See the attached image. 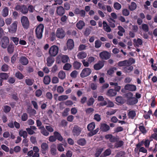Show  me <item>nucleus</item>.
Returning <instances> with one entry per match:
<instances>
[{
	"label": "nucleus",
	"instance_id": "39",
	"mask_svg": "<svg viewBox=\"0 0 157 157\" xmlns=\"http://www.w3.org/2000/svg\"><path fill=\"white\" fill-rule=\"evenodd\" d=\"M124 142L120 140L117 141L115 144V147L118 148L121 147L124 144Z\"/></svg>",
	"mask_w": 157,
	"mask_h": 157
},
{
	"label": "nucleus",
	"instance_id": "36",
	"mask_svg": "<svg viewBox=\"0 0 157 157\" xmlns=\"http://www.w3.org/2000/svg\"><path fill=\"white\" fill-rule=\"evenodd\" d=\"M95 123L94 122H92L89 124L87 126V128L89 131L93 130L95 128Z\"/></svg>",
	"mask_w": 157,
	"mask_h": 157
},
{
	"label": "nucleus",
	"instance_id": "37",
	"mask_svg": "<svg viewBox=\"0 0 157 157\" xmlns=\"http://www.w3.org/2000/svg\"><path fill=\"white\" fill-rule=\"evenodd\" d=\"M136 7L137 6L136 3L134 2H132L131 5L129 6V9L131 11H133L136 10Z\"/></svg>",
	"mask_w": 157,
	"mask_h": 157
},
{
	"label": "nucleus",
	"instance_id": "48",
	"mask_svg": "<svg viewBox=\"0 0 157 157\" xmlns=\"http://www.w3.org/2000/svg\"><path fill=\"white\" fill-rule=\"evenodd\" d=\"M9 77L8 75L5 73L0 74V78L2 79H6Z\"/></svg>",
	"mask_w": 157,
	"mask_h": 157
},
{
	"label": "nucleus",
	"instance_id": "42",
	"mask_svg": "<svg viewBox=\"0 0 157 157\" xmlns=\"http://www.w3.org/2000/svg\"><path fill=\"white\" fill-rule=\"evenodd\" d=\"M133 69V67L132 66L129 65L125 67L124 68V71L126 73H128L131 71Z\"/></svg>",
	"mask_w": 157,
	"mask_h": 157
},
{
	"label": "nucleus",
	"instance_id": "55",
	"mask_svg": "<svg viewBox=\"0 0 157 157\" xmlns=\"http://www.w3.org/2000/svg\"><path fill=\"white\" fill-rule=\"evenodd\" d=\"M10 39L16 45L18 44L19 41L18 38L16 37H11Z\"/></svg>",
	"mask_w": 157,
	"mask_h": 157
},
{
	"label": "nucleus",
	"instance_id": "47",
	"mask_svg": "<svg viewBox=\"0 0 157 157\" xmlns=\"http://www.w3.org/2000/svg\"><path fill=\"white\" fill-rule=\"evenodd\" d=\"M142 29L146 32H147L149 31V27L146 24H143L141 25Z\"/></svg>",
	"mask_w": 157,
	"mask_h": 157
},
{
	"label": "nucleus",
	"instance_id": "56",
	"mask_svg": "<svg viewBox=\"0 0 157 157\" xmlns=\"http://www.w3.org/2000/svg\"><path fill=\"white\" fill-rule=\"evenodd\" d=\"M15 76L19 79H22L23 78L24 76L20 72L18 71L15 74Z\"/></svg>",
	"mask_w": 157,
	"mask_h": 157
},
{
	"label": "nucleus",
	"instance_id": "27",
	"mask_svg": "<svg viewBox=\"0 0 157 157\" xmlns=\"http://www.w3.org/2000/svg\"><path fill=\"white\" fill-rule=\"evenodd\" d=\"M51 81V78L48 75L45 76L44 78L43 82L45 84H49Z\"/></svg>",
	"mask_w": 157,
	"mask_h": 157
},
{
	"label": "nucleus",
	"instance_id": "51",
	"mask_svg": "<svg viewBox=\"0 0 157 157\" xmlns=\"http://www.w3.org/2000/svg\"><path fill=\"white\" fill-rule=\"evenodd\" d=\"M117 68L116 67H114L110 68L107 71V73L109 75H111L113 74L115 71H116Z\"/></svg>",
	"mask_w": 157,
	"mask_h": 157
},
{
	"label": "nucleus",
	"instance_id": "2",
	"mask_svg": "<svg viewBox=\"0 0 157 157\" xmlns=\"http://www.w3.org/2000/svg\"><path fill=\"white\" fill-rule=\"evenodd\" d=\"M59 48L58 47L55 45L52 46L49 48L48 53L50 56H55L58 53Z\"/></svg>",
	"mask_w": 157,
	"mask_h": 157
},
{
	"label": "nucleus",
	"instance_id": "58",
	"mask_svg": "<svg viewBox=\"0 0 157 157\" xmlns=\"http://www.w3.org/2000/svg\"><path fill=\"white\" fill-rule=\"evenodd\" d=\"M139 129L142 133L145 134L146 133L147 131L144 126H140L139 127Z\"/></svg>",
	"mask_w": 157,
	"mask_h": 157
},
{
	"label": "nucleus",
	"instance_id": "12",
	"mask_svg": "<svg viewBox=\"0 0 157 157\" xmlns=\"http://www.w3.org/2000/svg\"><path fill=\"white\" fill-rule=\"evenodd\" d=\"M82 131V129L77 125L74 126L73 130V133L74 136H78L80 134Z\"/></svg>",
	"mask_w": 157,
	"mask_h": 157
},
{
	"label": "nucleus",
	"instance_id": "14",
	"mask_svg": "<svg viewBox=\"0 0 157 157\" xmlns=\"http://www.w3.org/2000/svg\"><path fill=\"white\" fill-rule=\"evenodd\" d=\"M100 56L102 59H107L110 58V55L108 52L104 51L100 53Z\"/></svg>",
	"mask_w": 157,
	"mask_h": 157
},
{
	"label": "nucleus",
	"instance_id": "28",
	"mask_svg": "<svg viewBox=\"0 0 157 157\" xmlns=\"http://www.w3.org/2000/svg\"><path fill=\"white\" fill-rule=\"evenodd\" d=\"M20 62L22 64L25 65L28 63V60L25 57H22L20 58Z\"/></svg>",
	"mask_w": 157,
	"mask_h": 157
},
{
	"label": "nucleus",
	"instance_id": "31",
	"mask_svg": "<svg viewBox=\"0 0 157 157\" xmlns=\"http://www.w3.org/2000/svg\"><path fill=\"white\" fill-rule=\"evenodd\" d=\"M58 76L60 79L63 80L66 77V74L64 71H60L58 73Z\"/></svg>",
	"mask_w": 157,
	"mask_h": 157
},
{
	"label": "nucleus",
	"instance_id": "35",
	"mask_svg": "<svg viewBox=\"0 0 157 157\" xmlns=\"http://www.w3.org/2000/svg\"><path fill=\"white\" fill-rule=\"evenodd\" d=\"M41 130V132L45 136H48L49 134V132H47L44 128V127H41L39 128Z\"/></svg>",
	"mask_w": 157,
	"mask_h": 157
},
{
	"label": "nucleus",
	"instance_id": "11",
	"mask_svg": "<svg viewBox=\"0 0 157 157\" xmlns=\"http://www.w3.org/2000/svg\"><path fill=\"white\" fill-rule=\"evenodd\" d=\"M124 88L125 90H128L129 91H133L136 90V87L135 85L128 84L125 85Z\"/></svg>",
	"mask_w": 157,
	"mask_h": 157
},
{
	"label": "nucleus",
	"instance_id": "19",
	"mask_svg": "<svg viewBox=\"0 0 157 157\" xmlns=\"http://www.w3.org/2000/svg\"><path fill=\"white\" fill-rule=\"evenodd\" d=\"M106 94L110 97L114 96L117 94V92L113 89H110L107 91Z\"/></svg>",
	"mask_w": 157,
	"mask_h": 157
},
{
	"label": "nucleus",
	"instance_id": "61",
	"mask_svg": "<svg viewBox=\"0 0 157 157\" xmlns=\"http://www.w3.org/2000/svg\"><path fill=\"white\" fill-rule=\"evenodd\" d=\"M52 82L53 84H56L59 82V79L56 76L53 77L52 78Z\"/></svg>",
	"mask_w": 157,
	"mask_h": 157
},
{
	"label": "nucleus",
	"instance_id": "44",
	"mask_svg": "<svg viewBox=\"0 0 157 157\" xmlns=\"http://www.w3.org/2000/svg\"><path fill=\"white\" fill-rule=\"evenodd\" d=\"M133 42L134 43H136V45L138 46L139 45H141L142 44V40L139 38H138L137 40L135 39H134L133 40Z\"/></svg>",
	"mask_w": 157,
	"mask_h": 157
},
{
	"label": "nucleus",
	"instance_id": "8",
	"mask_svg": "<svg viewBox=\"0 0 157 157\" xmlns=\"http://www.w3.org/2000/svg\"><path fill=\"white\" fill-rule=\"evenodd\" d=\"M92 72L91 70L89 68H85L83 69L80 74V76L84 78L89 76Z\"/></svg>",
	"mask_w": 157,
	"mask_h": 157
},
{
	"label": "nucleus",
	"instance_id": "38",
	"mask_svg": "<svg viewBox=\"0 0 157 157\" xmlns=\"http://www.w3.org/2000/svg\"><path fill=\"white\" fill-rule=\"evenodd\" d=\"M81 64L78 62L75 61L73 63V67L76 69H78L81 67Z\"/></svg>",
	"mask_w": 157,
	"mask_h": 157
},
{
	"label": "nucleus",
	"instance_id": "62",
	"mask_svg": "<svg viewBox=\"0 0 157 157\" xmlns=\"http://www.w3.org/2000/svg\"><path fill=\"white\" fill-rule=\"evenodd\" d=\"M12 19L10 17L7 18L5 20L6 24L7 25H9L11 24L12 22Z\"/></svg>",
	"mask_w": 157,
	"mask_h": 157
},
{
	"label": "nucleus",
	"instance_id": "16",
	"mask_svg": "<svg viewBox=\"0 0 157 157\" xmlns=\"http://www.w3.org/2000/svg\"><path fill=\"white\" fill-rule=\"evenodd\" d=\"M105 98L102 96H99L98 98V100L99 101H102L100 102V104L101 105L103 106L107 105V101L104 100Z\"/></svg>",
	"mask_w": 157,
	"mask_h": 157
},
{
	"label": "nucleus",
	"instance_id": "63",
	"mask_svg": "<svg viewBox=\"0 0 157 157\" xmlns=\"http://www.w3.org/2000/svg\"><path fill=\"white\" fill-rule=\"evenodd\" d=\"M129 11L127 9H124L122 10L123 14L125 16H128L129 14Z\"/></svg>",
	"mask_w": 157,
	"mask_h": 157
},
{
	"label": "nucleus",
	"instance_id": "46",
	"mask_svg": "<svg viewBox=\"0 0 157 157\" xmlns=\"http://www.w3.org/2000/svg\"><path fill=\"white\" fill-rule=\"evenodd\" d=\"M7 49L9 53H12L14 50V46L12 44H10L8 47Z\"/></svg>",
	"mask_w": 157,
	"mask_h": 157
},
{
	"label": "nucleus",
	"instance_id": "5",
	"mask_svg": "<svg viewBox=\"0 0 157 157\" xmlns=\"http://www.w3.org/2000/svg\"><path fill=\"white\" fill-rule=\"evenodd\" d=\"M15 9L18 11H19L22 13L26 14L28 13V9L27 7L25 5H17Z\"/></svg>",
	"mask_w": 157,
	"mask_h": 157
},
{
	"label": "nucleus",
	"instance_id": "23",
	"mask_svg": "<svg viewBox=\"0 0 157 157\" xmlns=\"http://www.w3.org/2000/svg\"><path fill=\"white\" fill-rule=\"evenodd\" d=\"M67 144L66 143H64L63 144H59L57 145V148L58 150L61 152L63 151H64V148L63 147V145L64 147L67 146Z\"/></svg>",
	"mask_w": 157,
	"mask_h": 157
},
{
	"label": "nucleus",
	"instance_id": "21",
	"mask_svg": "<svg viewBox=\"0 0 157 157\" xmlns=\"http://www.w3.org/2000/svg\"><path fill=\"white\" fill-rule=\"evenodd\" d=\"M50 152L53 155H55L56 154L57 150L56 144H53L51 145L50 147Z\"/></svg>",
	"mask_w": 157,
	"mask_h": 157
},
{
	"label": "nucleus",
	"instance_id": "24",
	"mask_svg": "<svg viewBox=\"0 0 157 157\" xmlns=\"http://www.w3.org/2000/svg\"><path fill=\"white\" fill-rule=\"evenodd\" d=\"M76 27L79 29H81L85 25V23L82 21L80 20L76 24Z\"/></svg>",
	"mask_w": 157,
	"mask_h": 157
},
{
	"label": "nucleus",
	"instance_id": "41",
	"mask_svg": "<svg viewBox=\"0 0 157 157\" xmlns=\"http://www.w3.org/2000/svg\"><path fill=\"white\" fill-rule=\"evenodd\" d=\"M113 7L115 9L117 10H120L121 8V5L117 2H116L113 4Z\"/></svg>",
	"mask_w": 157,
	"mask_h": 157
},
{
	"label": "nucleus",
	"instance_id": "50",
	"mask_svg": "<svg viewBox=\"0 0 157 157\" xmlns=\"http://www.w3.org/2000/svg\"><path fill=\"white\" fill-rule=\"evenodd\" d=\"M26 84L29 86H31L34 82V80L29 78L26 79L25 80Z\"/></svg>",
	"mask_w": 157,
	"mask_h": 157
},
{
	"label": "nucleus",
	"instance_id": "32",
	"mask_svg": "<svg viewBox=\"0 0 157 157\" xmlns=\"http://www.w3.org/2000/svg\"><path fill=\"white\" fill-rule=\"evenodd\" d=\"M54 134L56 139L58 140L61 141L63 140V138L60 134L57 132H54Z\"/></svg>",
	"mask_w": 157,
	"mask_h": 157
},
{
	"label": "nucleus",
	"instance_id": "26",
	"mask_svg": "<svg viewBox=\"0 0 157 157\" xmlns=\"http://www.w3.org/2000/svg\"><path fill=\"white\" fill-rule=\"evenodd\" d=\"M101 129L103 131L106 132L109 129V126L105 124H101Z\"/></svg>",
	"mask_w": 157,
	"mask_h": 157
},
{
	"label": "nucleus",
	"instance_id": "29",
	"mask_svg": "<svg viewBox=\"0 0 157 157\" xmlns=\"http://www.w3.org/2000/svg\"><path fill=\"white\" fill-rule=\"evenodd\" d=\"M9 9L8 7H5L2 11V15L4 17H6L8 15Z\"/></svg>",
	"mask_w": 157,
	"mask_h": 157
},
{
	"label": "nucleus",
	"instance_id": "25",
	"mask_svg": "<svg viewBox=\"0 0 157 157\" xmlns=\"http://www.w3.org/2000/svg\"><path fill=\"white\" fill-rule=\"evenodd\" d=\"M77 56L79 59H83L87 56V54L84 52H81L78 53Z\"/></svg>",
	"mask_w": 157,
	"mask_h": 157
},
{
	"label": "nucleus",
	"instance_id": "43",
	"mask_svg": "<svg viewBox=\"0 0 157 157\" xmlns=\"http://www.w3.org/2000/svg\"><path fill=\"white\" fill-rule=\"evenodd\" d=\"M77 142L79 145L84 146L86 144V141L85 139L82 138L79 140Z\"/></svg>",
	"mask_w": 157,
	"mask_h": 157
},
{
	"label": "nucleus",
	"instance_id": "10",
	"mask_svg": "<svg viewBox=\"0 0 157 157\" xmlns=\"http://www.w3.org/2000/svg\"><path fill=\"white\" fill-rule=\"evenodd\" d=\"M9 43V38L5 36L2 39L0 44L2 47L5 48L7 47Z\"/></svg>",
	"mask_w": 157,
	"mask_h": 157
},
{
	"label": "nucleus",
	"instance_id": "34",
	"mask_svg": "<svg viewBox=\"0 0 157 157\" xmlns=\"http://www.w3.org/2000/svg\"><path fill=\"white\" fill-rule=\"evenodd\" d=\"M19 134L20 136L23 137L24 138H26L27 136V133L26 131L23 130H21L19 131Z\"/></svg>",
	"mask_w": 157,
	"mask_h": 157
},
{
	"label": "nucleus",
	"instance_id": "60",
	"mask_svg": "<svg viewBox=\"0 0 157 157\" xmlns=\"http://www.w3.org/2000/svg\"><path fill=\"white\" fill-rule=\"evenodd\" d=\"M90 87L93 90H95L97 88V85L96 83H91L89 85Z\"/></svg>",
	"mask_w": 157,
	"mask_h": 157
},
{
	"label": "nucleus",
	"instance_id": "6",
	"mask_svg": "<svg viewBox=\"0 0 157 157\" xmlns=\"http://www.w3.org/2000/svg\"><path fill=\"white\" fill-rule=\"evenodd\" d=\"M18 22L17 21H14L8 29L9 32L11 33H15L17 30Z\"/></svg>",
	"mask_w": 157,
	"mask_h": 157
},
{
	"label": "nucleus",
	"instance_id": "18",
	"mask_svg": "<svg viewBox=\"0 0 157 157\" xmlns=\"http://www.w3.org/2000/svg\"><path fill=\"white\" fill-rule=\"evenodd\" d=\"M103 63L101 61H99L97 63L94 65V68L95 70H99L101 68L104 66Z\"/></svg>",
	"mask_w": 157,
	"mask_h": 157
},
{
	"label": "nucleus",
	"instance_id": "13",
	"mask_svg": "<svg viewBox=\"0 0 157 157\" xmlns=\"http://www.w3.org/2000/svg\"><path fill=\"white\" fill-rule=\"evenodd\" d=\"M41 151L43 154L46 153L48 150L49 147L48 144L46 143H43L41 145Z\"/></svg>",
	"mask_w": 157,
	"mask_h": 157
},
{
	"label": "nucleus",
	"instance_id": "52",
	"mask_svg": "<svg viewBox=\"0 0 157 157\" xmlns=\"http://www.w3.org/2000/svg\"><path fill=\"white\" fill-rule=\"evenodd\" d=\"M143 140L145 147L146 148H148L150 145V141L151 140L147 139H146L144 140Z\"/></svg>",
	"mask_w": 157,
	"mask_h": 157
},
{
	"label": "nucleus",
	"instance_id": "64",
	"mask_svg": "<svg viewBox=\"0 0 157 157\" xmlns=\"http://www.w3.org/2000/svg\"><path fill=\"white\" fill-rule=\"evenodd\" d=\"M78 74V72L76 71H74L70 74L71 76L73 78H75L77 77Z\"/></svg>",
	"mask_w": 157,
	"mask_h": 157
},
{
	"label": "nucleus",
	"instance_id": "40",
	"mask_svg": "<svg viewBox=\"0 0 157 157\" xmlns=\"http://www.w3.org/2000/svg\"><path fill=\"white\" fill-rule=\"evenodd\" d=\"M68 98L67 95H62L59 96L58 97V100L59 101H63L67 100Z\"/></svg>",
	"mask_w": 157,
	"mask_h": 157
},
{
	"label": "nucleus",
	"instance_id": "49",
	"mask_svg": "<svg viewBox=\"0 0 157 157\" xmlns=\"http://www.w3.org/2000/svg\"><path fill=\"white\" fill-rule=\"evenodd\" d=\"M102 42L99 40H97L95 42V47L96 48H99L101 45Z\"/></svg>",
	"mask_w": 157,
	"mask_h": 157
},
{
	"label": "nucleus",
	"instance_id": "17",
	"mask_svg": "<svg viewBox=\"0 0 157 157\" xmlns=\"http://www.w3.org/2000/svg\"><path fill=\"white\" fill-rule=\"evenodd\" d=\"M74 42L72 39H69L67 43V48L70 50L72 49L74 47Z\"/></svg>",
	"mask_w": 157,
	"mask_h": 157
},
{
	"label": "nucleus",
	"instance_id": "59",
	"mask_svg": "<svg viewBox=\"0 0 157 157\" xmlns=\"http://www.w3.org/2000/svg\"><path fill=\"white\" fill-rule=\"evenodd\" d=\"M117 111V109H112L107 111L106 113V114L109 115H111L115 113Z\"/></svg>",
	"mask_w": 157,
	"mask_h": 157
},
{
	"label": "nucleus",
	"instance_id": "15",
	"mask_svg": "<svg viewBox=\"0 0 157 157\" xmlns=\"http://www.w3.org/2000/svg\"><path fill=\"white\" fill-rule=\"evenodd\" d=\"M53 56H49L46 59L47 63L46 64L48 67L51 66L53 63H54L55 59Z\"/></svg>",
	"mask_w": 157,
	"mask_h": 157
},
{
	"label": "nucleus",
	"instance_id": "45",
	"mask_svg": "<svg viewBox=\"0 0 157 157\" xmlns=\"http://www.w3.org/2000/svg\"><path fill=\"white\" fill-rule=\"evenodd\" d=\"M71 65L69 63L65 64L63 67V69L66 71H69L71 68Z\"/></svg>",
	"mask_w": 157,
	"mask_h": 157
},
{
	"label": "nucleus",
	"instance_id": "53",
	"mask_svg": "<svg viewBox=\"0 0 157 157\" xmlns=\"http://www.w3.org/2000/svg\"><path fill=\"white\" fill-rule=\"evenodd\" d=\"M103 150V148H100L97 149L95 155L96 157H98L99 156L101 152Z\"/></svg>",
	"mask_w": 157,
	"mask_h": 157
},
{
	"label": "nucleus",
	"instance_id": "4",
	"mask_svg": "<svg viewBox=\"0 0 157 157\" xmlns=\"http://www.w3.org/2000/svg\"><path fill=\"white\" fill-rule=\"evenodd\" d=\"M134 60L132 59L129 60H125L123 61H121L118 62V66L120 67H123L128 66L131 65L132 63H134Z\"/></svg>",
	"mask_w": 157,
	"mask_h": 157
},
{
	"label": "nucleus",
	"instance_id": "30",
	"mask_svg": "<svg viewBox=\"0 0 157 157\" xmlns=\"http://www.w3.org/2000/svg\"><path fill=\"white\" fill-rule=\"evenodd\" d=\"M128 115L129 118L132 119L136 116V113L135 111L134 110H130L128 114Z\"/></svg>",
	"mask_w": 157,
	"mask_h": 157
},
{
	"label": "nucleus",
	"instance_id": "9",
	"mask_svg": "<svg viewBox=\"0 0 157 157\" xmlns=\"http://www.w3.org/2000/svg\"><path fill=\"white\" fill-rule=\"evenodd\" d=\"M65 35V33L62 29L59 28L57 29L56 33V35L57 37L62 38L64 37Z\"/></svg>",
	"mask_w": 157,
	"mask_h": 157
},
{
	"label": "nucleus",
	"instance_id": "57",
	"mask_svg": "<svg viewBox=\"0 0 157 157\" xmlns=\"http://www.w3.org/2000/svg\"><path fill=\"white\" fill-rule=\"evenodd\" d=\"M28 115L26 113H23L21 116V119L23 121H25L28 119Z\"/></svg>",
	"mask_w": 157,
	"mask_h": 157
},
{
	"label": "nucleus",
	"instance_id": "7",
	"mask_svg": "<svg viewBox=\"0 0 157 157\" xmlns=\"http://www.w3.org/2000/svg\"><path fill=\"white\" fill-rule=\"evenodd\" d=\"M59 59H61L62 62L64 63L67 62L70 60L69 57L67 55L62 54L59 55L57 57L56 61L58 63H60Z\"/></svg>",
	"mask_w": 157,
	"mask_h": 157
},
{
	"label": "nucleus",
	"instance_id": "3",
	"mask_svg": "<svg viewBox=\"0 0 157 157\" xmlns=\"http://www.w3.org/2000/svg\"><path fill=\"white\" fill-rule=\"evenodd\" d=\"M21 21L23 27L27 29L29 27V23L28 18L25 16H22L21 18Z\"/></svg>",
	"mask_w": 157,
	"mask_h": 157
},
{
	"label": "nucleus",
	"instance_id": "20",
	"mask_svg": "<svg viewBox=\"0 0 157 157\" xmlns=\"http://www.w3.org/2000/svg\"><path fill=\"white\" fill-rule=\"evenodd\" d=\"M57 13L59 16L63 15L65 13L64 10L62 6H60L57 8Z\"/></svg>",
	"mask_w": 157,
	"mask_h": 157
},
{
	"label": "nucleus",
	"instance_id": "33",
	"mask_svg": "<svg viewBox=\"0 0 157 157\" xmlns=\"http://www.w3.org/2000/svg\"><path fill=\"white\" fill-rule=\"evenodd\" d=\"M118 29L119 30L117 33L118 35L120 36H123V33L125 32L124 29L122 26H118Z\"/></svg>",
	"mask_w": 157,
	"mask_h": 157
},
{
	"label": "nucleus",
	"instance_id": "22",
	"mask_svg": "<svg viewBox=\"0 0 157 157\" xmlns=\"http://www.w3.org/2000/svg\"><path fill=\"white\" fill-rule=\"evenodd\" d=\"M127 103L130 105H133L136 104L138 102V100L135 97H133L129 100H127Z\"/></svg>",
	"mask_w": 157,
	"mask_h": 157
},
{
	"label": "nucleus",
	"instance_id": "1",
	"mask_svg": "<svg viewBox=\"0 0 157 157\" xmlns=\"http://www.w3.org/2000/svg\"><path fill=\"white\" fill-rule=\"evenodd\" d=\"M44 28L43 24H40L36 28L35 30L36 35L37 37L40 39L42 37V33Z\"/></svg>",
	"mask_w": 157,
	"mask_h": 157
},
{
	"label": "nucleus",
	"instance_id": "54",
	"mask_svg": "<svg viewBox=\"0 0 157 157\" xmlns=\"http://www.w3.org/2000/svg\"><path fill=\"white\" fill-rule=\"evenodd\" d=\"M94 99L92 97L90 98L87 102V105L88 106H91L94 103Z\"/></svg>",
	"mask_w": 157,
	"mask_h": 157
}]
</instances>
